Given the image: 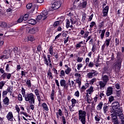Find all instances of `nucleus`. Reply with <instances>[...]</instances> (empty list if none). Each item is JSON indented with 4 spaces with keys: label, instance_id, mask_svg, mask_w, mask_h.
Segmentation results:
<instances>
[{
    "label": "nucleus",
    "instance_id": "69168bd1",
    "mask_svg": "<svg viewBox=\"0 0 124 124\" xmlns=\"http://www.w3.org/2000/svg\"><path fill=\"white\" fill-rule=\"evenodd\" d=\"M55 82L57 87L59 88L60 87V83L59 82V80H58V79H55Z\"/></svg>",
    "mask_w": 124,
    "mask_h": 124
},
{
    "label": "nucleus",
    "instance_id": "6e6d98bb",
    "mask_svg": "<svg viewBox=\"0 0 124 124\" xmlns=\"http://www.w3.org/2000/svg\"><path fill=\"white\" fill-rule=\"evenodd\" d=\"M7 91L8 93H10L11 94L12 93V89H11V88L10 87H8Z\"/></svg>",
    "mask_w": 124,
    "mask_h": 124
},
{
    "label": "nucleus",
    "instance_id": "864d4df0",
    "mask_svg": "<svg viewBox=\"0 0 124 124\" xmlns=\"http://www.w3.org/2000/svg\"><path fill=\"white\" fill-rule=\"evenodd\" d=\"M116 95L118 97L121 96V90L116 91Z\"/></svg>",
    "mask_w": 124,
    "mask_h": 124
},
{
    "label": "nucleus",
    "instance_id": "052dcab7",
    "mask_svg": "<svg viewBox=\"0 0 124 124\" xmlns=\"http://www.w3.org/2000/svg\"><path fill=\"white\" fill-rule=\"evenodd\" d=\"M120 120L121 124H124V117L119 118Z\"/></svg>",
    "mask_w": 124,
    "mask_h": 124
},
{
    "label": "nucleus",
    "instance_id": "b1692460",
    "mask_svg": "<svg viewBox=\"0 0 124 124\" xmlns=\"http://www.w3.org/2000/svg\"><path fill=\"white\" fill-rule=\"evenodd\" d=\"M106 31V30L104 29L103 30H99V33H100L101 32V34H100V37H101V39H103V38H104V35H105V32Z\"/></svg>",
    "mask_w": 124,
    "mask_h": 124
},
{
    "label": "nucleus",
    "instance_id": "37998d69",
    "mask_svg": "<svg viewBox=\"0 0 124 124\" xmlns=\"http://www.w3.org/2000/svg\"><path fill=\"white\" fill-rule=\"evenodd\" d=\"M23 20L24 21H27L29 19V15L25 14L23 17H22Z\"/></svg>",
    "mask_w": 124,
    "mask_h": 124
},
{
    "label": "nucleus",
    "instance_id": "09e8293b",
    "mask_svg": "<svg viewBox=\"0 0 124 124\" xmlns=\"http://www.w3.org/2000/svg\"><path fill=\"white\" fill-rule=\"evenodd\" d=\"M26 7H27V9H31V7H32V4H31V3L28 4L26 5Z\"/></svg>",
    "mask_w": 124,
    "mask_h": 124
},
{
    "label": "nucleus",
    "instance_id": "4c0bfd02",
    "mask_svg": "<svg viewBox=\"0 0 124 124\" xmlns=\"http://www.w3.org/2000/svg\"><path fill=\"white\" fill-rule=\"evenodd\" d=\"M96 81V79L95 78H92L89 81V84L90 85H93V83Z\"/></svg>",
    "mask_w": 124,
    "mask_h": 124
},
{
    "label": "nucleus",
    "instance_id": "a18cd8bd",
    "mask_svg": "<svg viewBox=\"0 0 124 124\" xmlns=\"http://www.w3.org/2000/svg\"><path fill=\"white\" fill-rule=\"evenodd\" d=\"M47 75L49 76V78H50V79H53V76L52 75V73L51 72V71H48L47 72Z\"/></svg>",
    "mask_w": 124,
    "mask_h": 124
},
{
    "label": "nucleus",
    "instance_id": "2eb2a0df",
    "mask_svg": "<svg viewBox=\"0 0 124 124\" xmlns=\"http://www.w3.org/2000/svg\"><path fill=\"white\" fill-rule=\"evenodd\" d=\"M34 93L36 96H37L38 101H39V102H40L41 101V99L40 98V95H39V90H38V89H36L34 91Z\"/></svg>",
    "mask_w": 124,
    "mask_h": 124
},
{
    "label": "nucleus",
    "instance_id": "bf43d9fd",
    "mask_svg": "<svg viewBox=\"0 0 124 124\" xmlns=\"http://www.w3.org/2000/svg\"><path fill=\"white\" fill-rule=\"evenodd\" d=\"M83 66V64H82L81 63H80V64H78V68H77V69L78 70H80V69Z\"/></svg>",
    "mask_w": 124,
    "mask_h": 124
},
{
    "label": "nucleus",
    "instance_id": "ddd939ff",
    "mask_svg": "<svg viewBox=\"0 0 124 124\" xmlns=\"http://www.w3.org/2000/svg\"><path fill=\"white\" fill-rule=\"evenodd\" d=\"M85 99V100H86L87 103H92L93 98H92V96H91V95L86 94Z\"/></svg>",
    "mask_w": 124,
    "mask_h": 124
},
{
    "label": "nucleus",
    "instance_id": "774afa93",
    "mask_svg": "<svg viewBox=\"0 0 124 124\" xmlns=\"http://www.w3.org/2000/svg\"><path fill=\"white\" fill-rule=\"evenodd\" d=\"M10 78H11V74L7 73V78L9 79Z\"/></svg>",
    "mask_w": 124,
    "mask_h": 124
},
{
    "label": "nucleus",
    "instance_id": "4468645a",
    "mask_svg": "<svg viewBox=\"0 0 124 124\" xmlns=\"http://www.w3.org/2000/svg\"><path fill=\"white\" fill-rule=\"evenodd\" d=\"M98 84L100 86V90H102L103 89H104V88L105 87V86L107 85V83L103 81H99L98 82Z\"/></svg>",
    "mask_w": 124,
    "mask_h": 124
},
{
    "label": "nucleus",
    "instance_id": "6e6552de",
    "mask_svg": "<svg viewBox=\"0 0 124 124\" xmlns=\"http://www.w3.org/2000/svg\"><path fill=\"white\" fill-rule=\"evenodd\" d=\"M73 24H75V22H74V19L72 17H71L70 20L66 19V27L67 29H68V28H73V26L72 25Z\"/></svg>",
    "mask_w": 124,
    "mask_h": 124
},
{
    "label": "nucleus",
    "instance_id": "20e7f679",
    "mask_svg": "<svg viewBox=\"0 0 124 124\" xmlns=\"http://www.w3.org/2000/svg\"><path fill=\"white\" fill-rule=\"evenodd\" d=\"M47 57H46V56H44V63L45 64H46L47 66L49 65V66L51 68H52L53 67V65H52V63H51V56H50V55H47Z\"/></svg>",
    "mask_w": 124,
    "mask_h": 124
},
{
    "label": "nucleus",
    "instance_id": "dca6fc26",
    "mask_svg": "<svg viewBox=\"0 0 124 124\" xmlns=\"http://www.w3.org/2000/svg\"><path fill=\"white\" fill-rule=\"evenodd\" d=\"M116 117H119V119L124 117V114H123V112L122 110H119L118 111H115Z\"/></svg>",
    "mask_w": 124,
    "mask_h": 124
},
{
    "label": "nucleus",
    "instance_id": "6ab92c4d",
    "mask_svg": "<svg viewBox=\"0 0 124 124\" xmlns=\"http://www.w3.org/2000/svg\"><path fill=\"white\" fill-rule=\"evenodd\" d=\"M108 11H109V7L107 6L104 8L103 11L104 17H105V16H107V15H108Z\"/></svg>",
    "mask_w": 124,
    "mask_h": 124
},
{
    "label": "nucleus",
    "instance_id": "49530a36",
    "mask_svg": "<svg viewBox=\"0 0 124 124\" xmlns=\"http://www.w3.org/2000/svg\"><path fill=\"white\" fill-rule=\"evenodd\" d=\"M7 76V73H4L1 76V77L2 78V79H3V80H4V79H5V78H6Z\"/></svg>",
    "mask_w": 124,
    "mask_h": 124
},
{
    "label": "nucleus",
    "instance_id": "7c9ffc66",
    "mask_svg": "<svg viewBox=\"0 0 124 124\" xmlns=\"http://www.w3.org/2000/svg\"><path fill=\"white\" fill-rule=\"evenodd\" d=\"M42 107H43V108L45 111H49V108H48V106H47V104L46 103H44L42 104Z\"/></svg>",
    "mask_w": 124,
    "mask_h": 124
},
{
    "label": "nucleus",
    "instance_id": "4d7b16f0",
    "mask_svg": "<svg viewBox=\"0 0 124 124\" xmlns=\"http://www.w3.org/2000/svg\"><path fill=\"white\" fill-rule=\"evenodd\" d=\"M94 26H95V22H94V21H93L90 23V27L93 28Z\"/></svg>",
    "mask_w": 124,
    "mask_h": 124
},
{
    "label": "nucleus",
    "instance_id": "a19ab883",
    "mask_svg": "<svg viewBox=\"0 0 124 124\" xmlns=\"http://www.w3.org/2000/svg\"><path fill=\"white\" fill-rule=\"evenodd\" d=\"M18 100L19 101H23V97L21 94H18L17 95Z\"/></svg>",
    "mask_w": 124,
    "mask_h": 124
},
{
    "label": "nucleus",
    "instance_id": "f8f14e48",
    "mask_svg": "<svg viewBox=\"0 0 124 124\" xmlns=\"http://www.w3.org/2000/svg\"><path fill=\"white\" fill-rule=\"evenodd\" d=\"M60 85L61 87H63L65 90H68V86L66 85V81L64 79H61L60 80Z\"/></svg>",
    "mask_w": 124,
    "mask_h": 124
},
{
    "label": "nucleus",
    "instance_id": "3c124183",
    "mask_svg": "<svg viewBox=\"0 0 124 124\" xmlns=\"http://www.w3.org/2000/svg\"><path fill=\"white\" fill-rule=\"evenodd\" d=\"M115 87L117 90H120L121 89V86L120 85V84L116 83L115 85Z\"/></svg>",
    "mask_w": 124,
    "mask_h": 124
},
{
    "label": "nucleus",
    "instance_id": "8fccbe9b",
    "mask_svg": "<svg viewBox=\"0 0 124 124\" xmlns=\"http://www.w3.org/2000/svg\"><path fill=\"white\" fill-rule=\"evenodd\" d=\"M60 77H62V76H65V72L63 71V70H61L60 72Z\"/></svg>",
    "mask_w": 124,
    "mask_h": 124
},
{
    "label": "nucleus",
    "instance_id": "13d9d810",
    "mask_svg": "<svg viewBox=\"0 0 124 124\" xmlns=\"http://www.w3.org/2000/svg\"><path fill=\"white\" fill-rule=\"evenodd\" d=\"M59 25H60V21H57L54 23L53 26L54 27H57V26H59Z\"/></svg>",
    "mask_w": 124,
    "mask_h": 124
},
{
    "label": "nucleus",
    "instance_id": "9d476101",
    "mask_svg": "<svg viewBox=\"0 0 124 124\" xmlns=\"http://www.w3.org/2000/svg\"><path fill=\"white\" fill-rule=\"evenodd\" d=\"M38 31V29L36 28H33L31 29L29 27H28L27 28V32H29V33H31V34H34L36 31Z\"/></svg>",
    "mask_w": 124,
    "mask_h": 124
},
{
    "label": "nucleus",
    "instance_id": "de8ad7c7",
    "mask_svg": "<svg viewBox=\"0 0 124 124\" xmlns=\"http://www.w3.org/2000/svg\"><path fill=\"white\" fill-rule=\"evenodd\" d=\"M62 122L63 123V124H66V121L65 120V117L63 116H62Z\"/></svg>",
    "mask_w": 124,
    "mask_h": 124
},
{
    "label": "nucleus",
    "instance_id": "9b49d317",
    "mask_svg": "<svg viewBox=\"0 0 124 124\" xmlns=\"http://www.w3.org/2000/svg\"><path fill=\"white\" fill-rule=\"evenodd\" d=\"M111 117L112 122L113 123V124H120L117 116L115 115L114 114H111Z\"/></svg>",
    "mask_w": 124,
    "mask_h": 124
},
{
    "label": "nucleus",
    "instance_id": "c85d7f7f",
    "mask_svg": "<svg viewBox=\"0 0 124 124\" xmlns=\"http://www.w3.org/2000/svg\"><path fill=\"white\" fill-rule=\"evenodd\" d=\"M86 6H87V2L84 1L82 3L81 6L78 5V9H81V8H85V7H86Z\"/></svg>",
    "mask_w": 124,
    "mask_h": 124
},
{
    "label": "nucleus",
    "instance_id": "423d86ee",
    "mask_svg": "<svg viewBox=\"0 0 124 124\" xmlns=\"http://www.w3.org/2000/svg\"><path fill=\"white\" fill-rule=\"evenodd\" d=\"M61 5L62 3H61V2L56 0L52 2L51 7L55 10L56 9H59V8L61 7Z\"/></svg>",
    "mask_w": 124,
    "mask_h": 124
},
{
    "label": "nucleus",
    "instance_id": "79ce46f5",
    "mask_svg": "<svg viewBox=\"0 0 124 124\" xmlns=\"http://www.w3.org/2000/svg\"><path fill=\"white\" fill-rule=\"evenodd\" d=\"M115 100V99L114 98V96H110L108 97V101L111 103L112 101H114Z\"/></svg>",
    "mask_w": 124,
    "mask_h": 124
},
{
    "label": "nucleus",
    "instance_id": "f3484780",
    "mask_svg": "<svg viewBox=\"0 0 124 124\" xmlns=\"http://www.w3.org/2000/svg\"><path fill=\"white\" fill-rule=\"evenodd\" d=\"M113 94V88L111 87H109L108 88L106 94L107 96H109V95H111V94Z\"/></svg>",
    "mask_w": 124,
    "mask_h": 124
},
{
    "label": "nucleus",
    "instance_id": "473e14b6",
    "mask_svg": "<svg viewBox=\"0 0 124 124\" xmlns=\"http://www.w3.org/2000/svg\"><path fill=\"white\" fill-rule=\"evenodd\" d=\"M110 41L111 38L106 39V40L105 42V44L106 45V46H107V47H108L109 46Z\"/></svg>",
    "mask_w": 124,
    "mask_h": 124
},
{
    "label": "nucleus",
    "instance_id": "c9c22d12",
    "mask_svg": "<svg viewBox=\"0 0 124 124\" xmlns=\"http://www.w3.org/2000/svg\"><path fill=\"white\" fill-rule=\"evenodd\" d=\"M26 84L27 85L28 88H31V82L30 79L27 80Z\"/></svg>",
    "mask_w": 124,
    "mask_h": 124
},
{
    "label": "nucleus",
    "instance_id": "72a5a7b5",
    "mask_svg": "<svg viewBox=\"0 0 124 124\" xmlns=\"http://www.w3.org/2000/svg\"><path fill=\"white\" fill-rule=\"evenodd\" d=\"M50 97H51V100H54V99H55L54 98H55V90H54V89L52 90Z\"/></svg>",
    "mask_w": 124,
    "mask_h": 124
},
{
    "label": "nucleus",
    "instance_id": "393cba45",
    "mask_svg": "<svg viewBox=\"0 0 124 124\" xmlns=\"http://www.w3.org/2000/svg\"><path fill=\"white\" fill-rule=\"evenodd\" d=\"M86 94H92L93 93V87L91 86L89 89L86 90Z\"/></svg>",
    "mask_w": 124,
    "mask_h": 124
},
{
    "label": "nucleus",
    "instance_id": "680f3d73",
    "mask_svg": "<svg viewBox=\"0 0 124 124\" xmlns=\"http://www.w3.org/2000/svg\"><path fill=\"white\" fill-rule=\"evenodd\" d=\"M83 45V41L79 42L78 44H77V47H81Z\"/></svg>",
    "mask_w": 124,
    "mask_h": 124
},
{
    "label": "nucleus",
    "instance_id": "412c9836",
    "mask_svg": "<svg viewBox=\"0 0 124 124\" xmlns=\"http://www.w3.org/2000/svg\"><path fill=\"white\" fill-rule=\"evenodd\" d=\"M6 118H7L8 121H13V114H12V112L10 111L7 114Z\"/></svg>",
    "mask_w": 124,
    "mask_h": 124
},
{
    "label": "nucleus",
    "instance_id": "1a4fd4ad",
    "mask_svg": "<svg viewBox=\"0 0 124 124\" xmlns=\"http://www.w3.org/2000/svg\"><path fill=\"white\" fill-rule=\"evenodd\" d=\"M98 75V72L95 70H91V72L87 74V77L89 79H92L93 77H94L95 76H97Z\"/></svg>",
    "mask_w": 124,
    "mask_h": 124
},
{
    "label": "nucleus",
    "instance_id": "0e129e2a",
    "mask_svg": "<svg viewBox=\"0 0 124 124\" xmlns=\"http://www.w3.org/2000/svg\"><path fill=\"white\" fill-rule=\"evenodd\" d=\"M89 67H93V62H90L89 64H88Z\"/></svg>",
    "mask_w": 124,
    "mask_h": 124
},
{
    "label": "nucleus",
    "instance_id": "ea45409f",
    "mask_svg": "<svg viewBox=\"0 0 124 124\" xmlns=\"http://www.w3.org/2000/svg\"><path fill=\"white\" fill-rule=\"evenodd\" d=\"M1 59H8L9 58V54H7L6 55L3 54L0 56Z\"/></svg>",
    "mask_w": 124,
    "mask_h": 124
},
{
    "label": "nucleus",
    "instance_id": "58836bf2",
    "mask_svg": "<svg viewBox=\"0 0 124 124\" xmlns=\"http://www.w3.org/2000/svg\"><path fill=\"white\" fill-rule=\"evenodd\" d=\"M95 120L98 123L101 120V117H100L98 115H96L94 117Z\"/></svg>",
    "mask_w": 124,
    "mask_h": 124
},
{
    "label": "nucleus",
    "instance_id": "4be33fe9",
    "mask_svg": "<svg viewBox=\"0 0 124 124\" xmlns=\"http://www.w3.org/2000/svg\"><path fill=\"white\" fill-rule=\"evenodd\" d=\"M65 67H66V69L65 70V74L68 75L71 72V68L68 67V65H65Z\"/></svg>",
    "mask_w": 124,
    "mask_h": 124
},
{
    "label": "nucleus",
    "instance_id": "a878e982",
    "mask_svg": "<svg viewBox=\"0 0 124 124\" xmlns=\"http://www.w3.org/2000/svg\"><path fill=\"white\" fill-rule=\"evenodd\" d=\"M28 40H29V41H33V40H34V38H33V36H29L28 37V39L27 38H24L25 42H27V41H28Z\"/></svg>",
    "mask_w": 124,
    "mask_h": 124
},
{
    "label": "nucleus",
    "instance_id": "7ed1b4c3",
    "mask_svg": "<svg viewBox=\"0 0 124 124\" xmlns=\"http://www.w3.org/2000/svg\"><path fill=\"white\" fill-rule=\"evenodd\" d=\"M121 65H122V61L118 60L115 63V64L113 66V69L116 73H119L120 70H121Z\"/></svg>",
    "mask_w": 124,
    "mask_h": 124
},
{
    "label": "nucleus",
    "instance_id": "bb28decb",
    "mask_svg": "<svg viewBox=\"0 0 124 124\" xmlns=\"http://www.w3.org/2000/svg\"><path fill=\"white\" fill-rule=\"evenodd\" d=\"M71 101L72 102L71 106L72 107H75V105H76V104L78 102V100L77 101V100L74 98L72 99Z\"/></svg>",
    "mask_w": 124,
    "mask_h": 124
},
{
    "label": "nucleus",
    "instance_id": "c756f323",
    "mask_svg": "<svg viewBox=\"0 0 124 124\" xmlns=\"http://www.w3.org/2000/svg\"><path fill=\"white\" fill-rule=\"evenodd\" d=\"M76 82L77 84H78V88H81V85L82 84V81L80 80V78H78L76 79Z\"/></svg>",
    "mask_w": 124,
    "mask_h": 124
},
{
    "label": "nucleus",
    "instance_id": "5701e85b",
    "mask_svg": "<svg viewBox=\"0 0 124 124\" xmlns=\"http://www.w3.org/2000/svg\"><path fill=\"white\" fill-rule=\"evenodd\" d=\"M10 102L9 98L7 97H6L3 100V103L4 105H9V104L10 103Z\"/></svg>",
    "mask_w": 124,
    "mask_h": 124
},
{
    "label": "nucleus",
    "instance_id": "a211bd4d",
    "mask_svg": "<svg viewBox=\"0 0 124 124\" xmlns=\"http://www.w3.org/2000/svg\"><path fill=\"white\" fill-rule=\"evenodd\" d=\"M109 108V105L108 104H104L103 108V111L105 114L107 113V111H108V108Z\"/></svg>",
    "mask_w": 124,
    "mask_h": 124
},
{
    "label": "nucleus",
    "instance_id": "e433bc0d",
    "mask_svg": "<svg viewBox=\"0 0 124 124\" xmlns=\"http://www.w3.org/2000/svg\"><path fill=\"white\" fill-rule=\"evenodd\" d=\"M5 81H1L0 82V90H2V88L4 86V85H5Z\"/></svg>",
    "mask_w": 124,
    "mask_h": 124
},
{
    "label": "nucleus",
    "instance_id": "aec40b11",
    "mask_svg": "<svg viewBox=\"0 0 124 124\" xmlns=\"http://www.w3.org/2000/svg\"><path fill=\"white\" fill-rule=\"evenodd\" d=\"M102 80L103 81L107 83L109 81V77L108 76L105 75L102 76Z\"/></svg>",
    "mask_w": 124,
    "mask_h": 124
},
{
    "label": "nucleus",
    "instance_id": "39448f33",
    "mask_svg": "<svg viewBox=\"0 0 124 124\" xmlns=\"http://www.w3.org/2000/svg\"><path fill=\"white\" fill-rule=\"evenodd\" d=\"M47 17H48V12L46 11H44L41 15L37 16L36 21H38V20H41L42 18H43V20H46Z\"/></svg>",
    "mask_w": 124,
    "mask_h": 124
},
{
    "label": "nucleus",
    "instance_id": "603ef678",
    "mask_svg": "<svg viewBox=\"0 0 124 124\" xmlns=\"http://www.w3.org/2000/svg\"><path fill=\"white\" fill-rule=\"evenodd\" d=\"M53 50V47L49 48V54L51 55V56H53V54L54 53V51Z\"/></svg>",
    "mask_w": 124,
    "mask_h": 124
},
{
    "label": "nucleus",
    "instance_id": "cd10ccee",
    "mask_svg": "<svg viewBox=\"0 0 124 124\" xmlns=\"http://www.w3.org/2000/svg\"><path fill=\"white\" fill-rule=\"evenodd\" d=\"M103 102H100L97 105L96 108L97 110H100L102 109V107H103Z\"/></svg>",
    "mask_w": 124,
    "mask_h": 124
},
{
    "label": "nucleus",
    "instance_id": "f257e3e1",
    "mask_svg": "<svg viewBox=\"0 0 124 124\" xmlns=\"http://www.w3.org/2000/svg\"><path fill=\"white\" fill-rule=\"evenodd\" d=\"M86 117H87V112L82 109L78 110V120L82 124H86Z\"/></svg>",
    "mask_w": 124,
    "mask_h": 124
},
{
    "label": "nucleus",
    "instance_id": "2f4dec72",
    "mask_svg": "<svg viewBox=\"0 0 124 124\" xmlns=\"http://www.w3.org/2000/svg\"><path fill=\"white\" fill-rule=\"evenodd\" d=\"M28 23L31 25H35L36 24V21L33 19H31L28 21Z\"/></svg>",
    "mask_w": 124,
    "mask_h": 124
},
{
    "label": "nucleus",
    "instance_id": "338daca9",
    "mask_svg": "<svg viewBox=\"0 0 124 124\" xmlns=\"http://www.w3.org/2000/svg\"><path fill=\"white\" fill-rule=\"evenodd\" d=\"M6 71H7V72H9V64H7L6 66Z\"/></svg>",
    "mask_w": 124,
    "mask_h": 124
},
{
    "label": "nucleus",
    "instance_id": "f704fd0d",
    "mask_svg": "<svg viewBox=\"0 0 124 124\" xmlns=\"http://www.w3.org/2000/svg\"><path fill=\"white\" fill-rule=\"evenodd\" d=\"M0 27L1 28H6L7 27V24L5 22H0Z\"/></svg>",
    "mask_w": 124,
    "mask_h": 124
},
{
    "label": "nucleus",
    "instance_id": "5fc2aeb1",
    "mask_svg": "<svg viewBox=\"0 0 124 124\" xmlns=\"http://www.w3.org/2000/svg\"><path fill=\"white\" fill-rule=\"evenodd\" d=\"M89 33H90V32L86 31L84 34V38H87V37H88V36H89Z\"/></svg>",
    "mask_w": 124,
    "mask_h": 124
},
{
    "label": "nucleus",
    "instance_id": "c03bdc74",
    "mask_svg": "<svg viewBox=\"0 0 124 124\" xmlns=\"http://www.w3.org/2000/svg\"><path fill=\"white\" fill-rule=\"evenodd\" d=\"M74 95L76 97H79V96H80V92H79V91H77V92H76L75 93Z\"/></svg>",
    "mask_w": 124,
    "mask_h": 124
},
{
    "label": "nucleus",
    "instance_id": "f03ea898",
    "mask_svg": "<svg viewBox=\"0 0 124 124\" xmlns=\"http://www.w3.org/2000/svg\"><path fill=\"white\" fill-rule=\"evenodd\" d=\"M25 101L29 102L30 104H34V94L32 93H26L24 96Z\"/></svg>",
    "mask_w": 124,
    "mask_h": 124
},
{
    "label": "nucleus",
    "instance_id": "e2e57ef3",
    "mask_svg": "<svg viewBox=\"0 0 124 124\" xmlns=\"http://www.w3.org/2000/svg\"><path fill=\"white\" fill-rule=\"evenodd\" d=\"M115 43H116V46H118L120 43V40L118 38L115 39Z\"/></svg>",
    "mask_w": 124,
    "mask_h": 124
},
{
    "label": "nucleus",
    "instance_id": "0eeeda50",
    "mask_svg": "<svg viewBox=\"0 0 124 124\" xmlns=\"http://www.w3.org/2000/svg\"><path fill=\"white\" fill-rule=\"evenodd\" d=\"M112 109L113 111H116L118 110H120V103L118 101L114 102L111 104Z\"/></svg>",
    "mask_w": 124,
    "mask_h": 124
}]
</instances>
